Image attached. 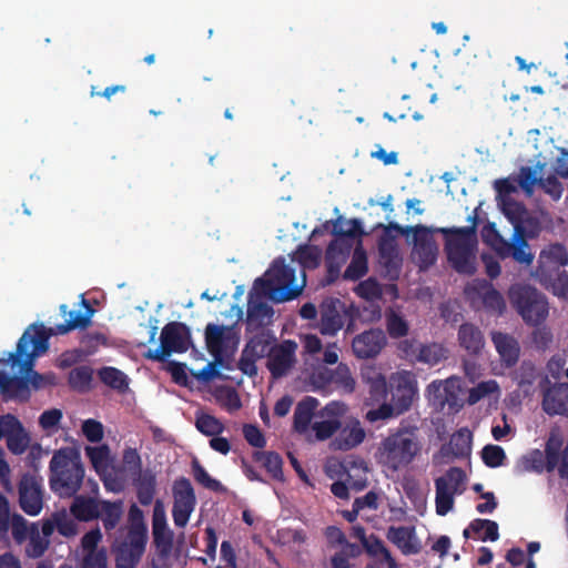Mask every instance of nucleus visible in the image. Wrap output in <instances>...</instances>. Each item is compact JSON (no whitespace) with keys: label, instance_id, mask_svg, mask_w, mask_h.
<instances>
[{"label":"nucleus","instance_id":"obj_1","mask_svg":"<svg viewBox=\"0 0 568 568\" xmlns=\"http://www.w3.org/2000/svg\"><path fill=\"white\" fill-rule=\"evenodd\" d=\"M471 225L464 227H437L432 229L423 224L402 226L394 224L392 227L402 235L413 234V257L420 270L432 266L438 254V246L434 233H440L445 239V252L452 267L459 274L473 275L476 272L477 216H469Z\"/></svg>","mask_w":568,"mask_h":568},{"label":"nucleus","instance_id":"obj_2","mask_svg":"<svg viewBox=\"0 0 568 568\" xmlns=\"http://www.w3.org/2000/svg\"><path fill=\"white\" fill-rule=\"evenodd\" d=\"M50 487L60 497H74L70 507L72 516L79 521H92L99 518L101 499L75 495L84 478V467L80 454L73 448H60L50 460Z\"/></svg>","mask_w":568,"mask_h":568},{"label":"nucleus","instance_id":"obj_3","mask_svg":"<svg viewBox=\"0 0 568 568\" xmlns=\"http://www.w3.org/2000/svg\"><path fill=\"white\" fill-rule=\"evenodd\" d=\"M51 329L48 331L42 324H32L28 327L17 343L16 352L9 353L8 359H0V363L18 366L19 373L28 379V386L33 389L44 387V379L48 378L33 369L36 357L49 349Z\"/></svg>","mask_w":568,"mask_h":568},{"label":"nucleus","instance_id":"obj_4","mask_svg":"<svg viewBox=\"0 0 568 568\" xmlns=\"http://www.w3.org/2000/svg\"><path fill=\"white\" fill-rule=\"evenodd\" d=\"M422 452V443L416 426L403 425L390 432L379 443L376 460L392 471L408 467Z\"/></svg>","mask_w":568,"mask_h":568},{"label":"nucleus","instance_id":"obj_5","mask_svg":"<svg viewBox=\"0 0 568 568\" xmlns=\"http://www.w3.org/2000/svg\"><path fill=\"white\" fill-rule=\"evenodd\" d=\"M295 270L280 256L273 261L263 277L255 280L253 291L270 298L274 303H282L297 297L302 286H293Z\"/></svg>","mask_w":568,"mask_h":568},{"label":"nucleus","instance_id":"obj_6","mask_svg":"<svg viewBox=\"0 0 568 568\" xmlns=\"http://www.w3.org/2000/svg\"><path fill=\"white\" fill-rule=\"evenodd\" d=\"M509 301L524 322L529 325L542 323L549 312L546 296L530 285L516 284L509 288Z\"/></svg>","mask_w":568,"mask_h":568},{"label":"nucleus","instance_id":"obj_7","mask_svg":"<svg viewBox=\"0 0 568 568\" xmlns=\"http://www.w3.org/2000/svg\"><path fill=\"white\" fill-rule=\"evenodd\" d=\"M191 345V332L181 322L168 323L161 332L160 346L145 353L148 359L164 362L172 353H184Z\"/></svg>","mask_w":568,"mask_h":568},{"label":"nucleus","instance_id":"obj_8","mask_svg":"<svg viewBox=\"0 0 568 568\" xmlns=\"http://www.w3.org/2000/svg\"><path fill=\"white\" fill-rule=\"evenodd\" d=\"M333 233L337 236L326 248V257L345 261L353 247L352 241L361 239L365 232L358 219H351L342 222L341 219L334 224Z\"/></svg>","mask_w":568,"mask_h":568},{"label":"nucleus","instance_id":"obj_9","mask_svg":"<svg viewBox=\"0 0 568 568\" xmlns=\"http://www.w3.org/2000/svg\"><path fill=\"white\" fill-rule=\"evenodd\" d=\"M19 506L29 516H37L43 508V479L34 473H26L18 484Z\"/></svg>","mask_w":568,"mask_h":568},{"label":"nucleus","instance_id":"obj_10","mask_svg":"<svg viewBox=\"0 0 568 568\" xmlns=\"http://www.w3.org/2000/svg\"><path fill=\"white\" fill-rule=\"evenodd\" d=\"M173 508L172 517L176 527L183 528L187 525L190 516L195 508L196 497L190 479L178 478L172 487Z\"/></svg>","mask_w":568,"mask_h":568},{"label":"nucleus","instance_id":"obj_11","mask_svg":"<svg viewBox=\"0 0 568 568\" xmlns=\"http://www.w3.org/2000/svg\"><path fill=\"white\" fill-rule=\"evenodd\" d=\"M390 387L392 402L397 408V414L407 412L418 394L416 376L408 371L398 372L392 376Z\"/></svg>","mask_w":568,"mask_h":568},{"label":"nucleus","instance_id":"obj_12","mask_svg":"<svg viewBox=\"0 0 568 568\" xmlns=\"http://www.w3.org/2000/svg\"><path fill=\"white\" fill-rule=\"evenodd\" d=\"M564 438L558 429H551L545 444L544 457L548 473L558 468L559 477L568 480V442L562 449Z\"/></svg>","mask_w":568,"mask_h":568},{"label":"nucleus","instance_id":"obj_13","mask_svg":"<svg viewBox=\"0 0 568 568\" xmlns=\"http://www.w3.org/2000/svg\"><path fill=\"white\" fill-rule=\"evenodd\" d=\"M297 344L293 341H283L271 346L267 352V368L274 378H281L287 374L295 363Z\"/></svg>","mask_w":568,"mask_h":568},{"label":"nucleus","instance_id":"obj_14","mask_svg":"<svg viewBox=\"0 0 568 568\" xmlns=\"http://www.w3.org/2000/svg\"><path fill=\"white\" fill-rule=\"evenodd\" d=\"M233 339L231 327L216 324H207L205 327V343L210 354L214 357V362L225 369H233L230 361L223 358V353L227 343Z\"/></svg>","mask_w":568,"mask_h":568},{"label":"nucleus","instance_id":"obj_15","mask_svg":"<svg viewBox=\"0 0 568 568\" xmlns=\"http://www.w3.org/2000/svg\"><path fill=\"white\" fill-rule=\"evenodd\" d=\"M394 224L397 223L390 222L388 225L384 226L377 246L379 263L386 268L388 274L397 275L402 266V258L399 256L396 235L393 234L395 230L392 225Z\"/></svg>","mask_w":568,"mask_h":568},{"label":"nucleus","instance_id":"obj_16","mask_svg":"<svg viewBox=\"0 0 568 568\" xmlns=\"http://www.w3.org/2000/svg\"><path fill=\"white\" fill-rule=\"evenodd\" d=\"M386 343L385 334L379 328H371L354 337L352 348L358 358H373L378 355Z\"/></svg>","mask_w":568,"mask_h":568},{"label":"nucleus","instance_id":"obj_17","mask_svg":"<svg viewBox=\"0 0 568 568\" xmlns=\"http://www.w3.org/2000/svg\"><path fill=\"white\" fill-rule=\"evenodd\" d=\"M386 538L406 556L416 555L422 549L414 526H390L386 531Z\"/></svg>","mask_w":568,"mask_h":568},{"label":"nucleus","instance_id":"obj_18","mask_svg":"<svg viewBox=\"0 0 568 568\" xmlns=\"http://www.w3.org/2000/svg\"><path fill=\"white\" fill-rule=\"evenodd\" d=\"M542 409L550 416L568 415V383H556L545 389Z\"/></svg>","mask_w":568,"mask_h":568},{"label":"nucleus","instance_id":"obj_19","mask_svg":"<svg viewBox=\"0 0 568 568\" xmlns=\"http://www.w3.org/2000/svg\"><path fill=\"white\" fill-rule=\"evenodd\" d=\"M490 336L503 365L507 368L515 366L520 356L518 341L513 335L498 331L491 332Z\"/></svg>","mask_w":568,"mask_h":568},{"label":"nucleus","instance_id":"obj_20","mask_svg":"<svg viewBox=\"0 0 568 568\" xmlns=\"http://www.w3.org/2000/svg\"><path fill=\"white\" fill-rule=\"evenodd\" d=\"M152 534L156 547H161L163 551L172 547V532L168 529L165 508L159 499L153 506Z\"/></svg>","mask_w":568,"mask_h":568},{"label":"nucleus","instance_id":"obj_21","mask_svg":"<svg viewBox=\"0 0 568 568\" xmlns=\"http://www.w3.org/2000/svg\"><path fill=\"white\" fill-rule=\"evenodd\" d=\"M499 256L501 258L510 256L515 262L525 266H530L535 258V254L531 252L527 240L524 237L518 226H516L513 242L506 243Z\"/></svg>","mask_w":568,"mask_h":568},{"label":"nucleus","instance_id":"obj_22","mask_svg":"<svg viewBox=\"0 0 568 568\" xmlns=\"http://www.w3.org/2000/svg\"><path fill=\"white\" fill-rule=\"evenodd\" d=\"M568 265V252L564 244L554 243L541 250L538 258L537 275H542L545 268L559 270Z\"/></svg>","mask_w":568,"mask_h":568},{"label":"nucleus","instance_id":"obj_23","mask_svg":"<svg viewBox=\"0 0 568 568\" xmlns=\"http://www.w3.org/2000/svg\"><path fill=\"white\" fill-rule=\"evenodd\" d=\"M468 290L475 292L481 298L486 311L496 314H503L505 311L506 304L503 295L488 281H476Z\"/></svg>","mask_w":568,"mask_h":568},{"label":"nucleus","instance_id":"obj_24","mask_svg":"<svg viewBox=\"0 0 568 568\" xmlns=\"http://www.w3.org/2000/svg\"><path fill=\"white\" fill-rule=\"evenodd\" d=\"M82 305L85 308V313L79 311L68 312V306L61 305L60 310L62 314H68L69 318H67L63 324L57 325L55 331L58 334H67L75 328H85L90 324L91 317L95 311L84 297H82Z\"/></svg>","mask_w":568,"mask_h":568},{"label":"nucleus","instance_id":"obj_25","mask_svg":"<svg viewBox=\"0 0 568 568\" xmlns=\"http://www.w3.org/2000/svg\"><path fill=\"white\" fill-rule=\"evenodd\" d=\"M339 473L346 475V481L355 490H362L366 486L367 466L364 459L358 457L345 458L338 464Z\"/></svg>","mask_w":568,"mask_h":568},{"label":"nucleus","instance_id":"obj_26","mask_svg":"<svg viewBox=\"0 0 568 568\" xmlns=\"http://www.w3.org/2000/svg\"><path fill=\"white\" fill-rule=\"evenodd\" d=\"M132 480L139 503L142 506L151 505L156 493L155 474L151 469H145L132 476Z\"/></svg>","mask_w":568,"mask_h":568},{"label":"nucleus","instance_id":"obj_27","mask_svg":"<svg viewBox=\"0 0 568 568\" xmlns=\"http://www.w3.org/2000/svg\"><path fill=\"white\" fill-rule=\"evenodd\" d=\"M458 342L470 355H477L485 345V339L481 331L471 323H464L458 329Z\"/></svg>","mask_w":568,"mask_h":568},{"label":"nucleus","instance_id":"obj_28","mask_svg":"<svg viewBox=\"0 0 568 568\" xmlns=\"http://www.w3.org/2000/svg\"><path fill=\"white\" fill-rule=\"evenodd\" d=\"M364 438L365 430L359 422H355L351 426L341 429L338 435L333 439L332 447L335 450H349L363 443Z\"/></svg>","mask_w":568,"mask_h":568},{"label":"nucleus","instance_id":"obj_29","mask_svg":"<svg viewBox=\"0 0 568 568\" xmlns=\"http://www.w3.org/2000/svg\"><path fill=\"white\" fill-rule=\"evenodd\" d=\"M317 406L318 400L311 396L305 397L297 404L293 420V427L297 433L304 434L308 430Z\"/></svg>","mask_w":568,"mask_h":568},{"label":"nucleus","instance_id":"obj_30","mask_svg":"<svg viewBox=\"0 0 568 568\" xmlns=\"http://www.w3.org/2000/svg\"><path fill=\"white\" fill-rule=\"evenodd\" d=\"M124 504L123 500L119 499L115 501L100 500L98 508L99 518L106 531L113 530L120 523L123 516Z\"/></svg>","mask_w":568,"mask_h":568},{"label":"nucleus","instance_id":"obj_31","mask_svg":"<svg viewBox=\"0 0 568 568\" xmlns=\"http://www.w3.org/2000/svg\"><path fill=\"white\" fill-rule=\"evenodd\" d=\"M343 327V321L334 303H324L321 306L320 332L323 335H335Z\"/></svg>","mask_w":568,"mask_h":568},{"label":"nucleus","instance_id":"obj_32","mask_svg":"<svg viewBox=\"0 0 568 568\" xmlns=\"http://www.w3.org/2000/svg\"><path fill=\"white\" fill-rule=\"evenodd\" d=\"M368 271L367 254L358 241V244L354 248L351 263L346 267L343 277L348 281H357L366 275Z\"/></svg>","mask_w":568,"mask_h":568},{"label":"nucleus","instance_id":"obj_33","mask_svg":"<svg viewBox=\"0 0 568 568\" xmlns=\"http://www.w3.org/2000/svg\"><path fill=\"white\" fill-rule=\"evenodd\" d=\"M252 458L254 462L262 463V466L273 479L278 481L284 479L283 459L276 452L255 450Z\"/></svg>","mask_w":568,"mask_h":568},{"label":"nucleus","instance_id":"obj_34","mask_svg":"<svg viewBox=\"0 0 568 568\" xmlns=\"http://www.w3.org/2000/svg\"><path fill=\"white\" fill-rule=\"evenodd\" d=\"M99 379L108 387L124 394L129 389V377L122 371L113 366H104L98 371Z\"/></svg>","mask_w":568,"mask_h":568},{"label":"nucleus","instance_id":"obj_35","mask_svg":"<svg viewBox=\"0 0 568 568\" xmlns=\"http://www.w3.org/2000/svg\"><path fill=\"white\" fill-rule=\"evenodd\" d=\"M148 541V530L141 528L129 529L126 540L122 542L119 550L141 558Z\"/></svg>","mask_w":568,"mask_h":568},{"label":"nucleus","instance_id":"obj_36","mask_svg":"<svg viewBox=\"0 0 568 568\" xmlns=\"http://www.w3.org/2000/svg\"><path fill=\"white\" fill-rule=\"evenodd\" d=\"M448 351L438 343L422 344L418 349L417 362L434 366L447 358Z\"/></svg>","mask_w":568,"mask_h":568},{"label":"nucleus","instance_id":"obj_37","mask_svg":"<svg viewBox=\"0 0 568 568\" xmlns=\"http://www.w3.org/2000/svg\"><path fill=\"white\" fill-rule=\"evenodd\" d=\"M4 400L19 399L28 400L30 398V388L28 386V379L21 374V376H10L8 382V388L2 394Z\"/></svg>","mask_w":568,"mask_h":568},{"label":"nucleus","instance_id":"obj_38","mask_svg":"<svg viewBox=\"0 0 568 568\" xmlns=\"http://www.w3.org/2000/svg\"><path fill=\"white\" fill-rule=\"evenodd\" d=\"M366 554L371 557L382 556L388 568H398L396 560L393 558L390 551L385 547L381 538L371 535L366 542L363 545Z\"/></svg>","mask_w":568,"mask_h":568},{"label":"nucleus","instance_id":"obj_39","mask_svg":"<svg viewBox=\"0 0 568 568\" xmlns=\"http://www.w3.org/2000/svg\"><path fill=\"white\" fill-rule=\"evenodd\" d=\"M273 314L272 306L260 300V297H254L253 292L250 293L247 303V320L250 323L258 322L261 324L263 320L272 317Z\"/></svg>","mask_w":568,"mask_h":568},{"label":"nucleus","instance_id":"obj_40","mask_svg":"<svg viewBox=\"0 0 568 568\" xmlns=\"http://www.w3.org/2000/svg\"><path fill=\"white\" fill-rule=\"evenodd\" d=\"M318 377L326 383L339 384L347 392H353L355 387V381L351 376L349 371L345 365H339L334 372H321L318 373Z\"/></svg>","mask_w":568,"mask_h":568},{"label":"nucleus","instance_id":"obj_41","mask_svg":"<svg viewBox=\"0 0 568 568\" xmlns=\"http://www.w3.org/2000/svg\"><path fill=\"white\" fill-rule=\"evenodd\" d=\"M85 455L98 474H102L108 470L110 459V448L108 445L87 446Z\"/></svg>","mask_w":568,"mask_h":568},{"label":"nucleus","instance_id":"obj_42","mask_svg":"<svg viewBox=\"0 0 568 568\" xmlns=\"http://www.w3.org/2000/svg\"><path fill=\"white\" fill-rule=\"evenodd\" d=\"M92 377L93 369L90 366L82 365L70 371L68 383L71 388L83 392L90 387Z\"/></svg>","mask_w":568,"mask_h":568},{"label":"nucleus","instance_id":"obj_43","mask_svg":"<svg viewBox=\"0 0 568 568\" xmlns=\"http://www.w3.org/2000/svg\"><path fill=\"white\" fill-rule=\"evenodd\" d=\"M386 328L392 338H400L408 334V323L398 313L390 311L386 314Z\"/></svg>","mask_w":568,"mask_h":568},{"label":"nucleus","instance_id":"obj_44","mask_svg":"<svg viewBox=\"0 0 568 568\" xmlns=\"http://www.w3.org/2000/svg\"><path fill=\"white\" fill-rule=\"evenodd\" d=\"M295 257L304 268H315L321 262V251L316 246L301 245L295 253Z\"/></svg>","mask_w":568,"mask_h":568},{"label":"nucleus","instance_id":"obj_45","mask_svg":"<svg viewBox=\"0 0 568 568\" xmlns=\"http://www.w3.org/2000/svg\"><path fill=\"white\" fill-rule=\"evenodd\" d=\"M452 452L455 457L464 458L471 450V434L469 432L458 430L450 439Z\"/></svg>","mask_w":568,"mask_h":568},{"label":"nucleus","instance_id":"obj_46","mask_svg":"<svg viewBox=\"0 0 568 568\" xmlns=\"http://www.w3.org/2000/svg\"><path fill=\"white\" fill-rule=\"evenodd\" d=\"M195 426L205 436H216L223 433L224 425L214 416L203 414L196 418Z\"/></svg>","mask_w":568,"mask_h":568},{"label":"nucleus","instance_id":"obj_47","mask_svg":"<svg viewBox=\"0 0 568 568\" xmlns=\"http://www.w3.org/2000/svg\"><path fill=\"white\" fill-rule=\"evenodd\" d=\"M192 473L195 481L203 487L212 491L221 490V483L217 479L212 478L196 458L192 462Z\"/></svg>","mask_w":568,"mask_h":568},{"label":"nucleus","instance_id":"obj_48","mask_svg":"<svg viewBox=\"0 0 568 568\" xmlns=\"http://www.w3.org/2000/svg\"><path fill=\"white\" fill-rule=\"evenodd\" d=\"M81 347L87 356H91L98 352L101 346H106L108 338L103 333L90 332L82 336Z\"/></svg>","mask_w":568,"mask_h":568},{"label":"nucleus","instance_id":"obj_49","mask_svg":"<svg viewBox=\"0 0 568 568\" xmlns=\"http://www.w3.org/2000/svg\"><path fill=\"white\" fill-rule=\"evenodd\" d=\"M481 459L487 467L497 468L504 464L506 454L498 445H486L481 450Z\"/></svg>","mask_w":568,"mask_h":568},{"label":"nucleus","instance_id":"obj_50","mask_svg":"<svg viewBox=\"0 0 568 568\" xmlns=\"http://www.w3.org/2000/svg\"><path fill=\"white\" fill-rule=\"evenodd\" d=\"M481 239L483 242L493 247L498 255L507 243V241L499 234L494 223L484 225L481 230Z\"/></svg>","mask_w":568,"mask_h":568},{"label":"nucleus","instance_id":"obj_51","mask_svg":"<svg viewBox=\"0 0 568 568\" xmlns=\"http://www.w3.org/2000/svg\"><path fill=\"white\" fill-rule=\"evenodd\" d=\"M540 178L537 176V171L531 166H521L519 169L517 182L523 191L530 195L534 192L535 185H539Z\"/></svg>","mask_w":568,"mask_h":568},{"label":"nucleus","instance_id":"obj_52","mask_svg":"<svg viewBox=\"0 0 568 568\" xmlns=\"http://www.w3.org/2000/svg\"><path fill=\"white\" fill-rule=\"evenodd\" d=\"M270 348V342L265 338L264 335H255L246 343L243 351L260 359L264 357V355H267Z\"/></svg>","mask_w":568,"mask_h":568},{"label":"nucleus","instance_id":"obj_53","mask_svg":"<svg viewBox=\"0 0 568 568\" xmlns=\"http://www.w3.org/2000/svg\"><path fill=\"white\" fill-rule=\"evenodd\" d=\"M444 392V397H447V404L446 406L454 408L456 406H459V394L462 392L460 388V379L458 377H449L444 381V388H442Z\"/></svg>","mask_w":568,"mask_h":568},{"label":"nucleus","instance_id":"obj_54","mask_svg":"<svg viewBox=\"0 0 568 568\" xmlns=\"http://www.w3.org/2000/svg\"><path fill=\"white\" fill-rule=\"evenodd\" d=\"M341 427V423L336 418L314 422L312 425L315 436L320 440H325L335 434Z\"/></svg>","mask_w":568,"mask_h":568},{"label":"nucleus","instance_id":"obj_55","mask_svg":"<svg viewBox=\"0 0 568 568\" xmlns=\"http://www.w3.org/2000/svg\"><path fill=\"white\" fill-rule=\"evenodd\" d=\"M496 390H498V384L496 381L480 382L469 390L468 403L474 405Z\"/></svg>","mask_w":568,"mask_h":568},{"label":"nucleus","instance_id":"obj_56","mask_svg":"<svg viewBox=\"0 0 568 568\" xmlns=\"http://www.w3.org/2000/svg\"><path fill=\"white\" fill-rule=\"evenodd\" d=\"M82 433L90 443H100L104 436L102 423L97 419L89 418L82 423Z\"/></svg>","mask_w":568,"mask_h":568},{"label":"nucleus","instance_id":"obj_57","mask_svg":"<svg viewBox=\"0 0 568 568\" xmlns=\"http://www.w3.org/2000/svg\"><path fill=\"white\" fill-rule=\"evenodd\" d=\"M398 415L399 414H397V408L392 402L390 404L384 403L379 405L377 408L369 409L366 413V419L371 423H375L377 420H385Z\"/></svg>","mask_w":568,"mask_h":568},{"label":"nucleus","instance_id":"obj_58","mask_svg":"<svg viewBox=\"0 0 568 568\" xmlns=\"http://www.w3.org/2000/svg\"><path fill=\"white\" fill-rule=\"evenodd\" d=\"M455 503V494L446 493L442 486H438V491H436L435 505L436 513L439 516L447 515L454 507Z\"/></svg>","mask_w":568,"mask_h":568},{"label":"nucleus","instance_id":"obj_59","mask_svg":"<svg viewBox=\"0 0 568 568\" xmlns=\"http://www.w3.org/2000/svg\"><path fill=\"white\" fill-rule=\"evenodd\" d=\"M356 293L365 300H375L381 297L382 288L375 278L369 277L358 284Z\"/></svg>","mask_w":568,"mask_h":568},{"label":"nucleus","instance_id":"obj_60","mask_svg":"<svg viewBox=\"0 0 568 568\" xmlns=\"http://www.w3.org/2000/svg\"><path fill=\"white\" fill-rule=\"evenodd\" d=\"M55 527L60 535L71 537L77 534L78 526L64 511L53 514Z\"/></svg>","mask_w":568,"mask_h":568},{"label":"nucleus","instance_id":"obj_61","mask_svg":"<svg viewBox=\"0 0 568 568\" xmlns=\"http://www.w3.org/2000/svg\"><path fill=\"white\" fill-rule=\"evenodd\" d=\"M444 381H433L427 386V397L428 400L437 408L443 409L447 404V397H444Z\"/></svg>","mask_w":568,"mask_h":568},{"label":"nucleus","instance_id":"obj_62","mask_svg":"<svg viewBox=\"0 0 568 568\" xmlns=\"http://www.w3.org/2000/svg\"><path fill=\"white\" fill-rule=\"evenodd\" d=\"M243 436L255 448H264L266 445L265 436L256 425L245 424L243 426Z\"/></svg>","mask_w":568,"mask_h":568},{"label":"nucleus","instance_id":"obj_63","mask_svg":"<svg viewBox=\"0 0 568 568\" xmlns=\"http://www.w3.org/2000/svg\"><path fill=\"white\" fill-rule=\"evenodd\" d=\"M539 186L545 193L550 195L554 201H558L564 192L561 182L555 175H549L546 179L540 178Z\"/></svg>","mask_w":568,"mask_h":568},{"label":"nucleus","instance_id":"obj_64","mask_svg":"<svg viewBox=\"0 0 568 568\" xmlns=\"http://www.w3.org/2000/svg\"><path fill=\"white\" fill-rule=\"evenodd\" d=\"M108 557L104 548L99 551L87 552L82 561V568H106Z\"/></svg>","mask_w":568,"mask_h":568}]
</instances>
